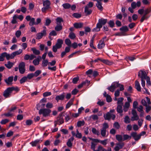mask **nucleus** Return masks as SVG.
Returning a JSON list of instances; mask_svg holds the SVG:
<instances>
[{"label":"nucleus","instance_id":"nucleus-54","mask_svg":"<svg viewBox=\"0 0 151 151\" xmlns=\"http://www.w3.org/2000/svg\"><path fill=\"white\" fill-rule=\"evenodd\" d=\"M126 35V34L125 33H124V32H118L116 33H115L114 34V35L116 36H125Z\"/></svg>","mask_w":151,"mask_h":151},{"label":"nucleus","instance_id":"nucleus-14","mask_svg":"<svg viewBox=\"0 0 151 151\" xmlns=\"http://www.w3.org/2000/svg\"><path fill=\"white\" fill-rule=\"evenodd\" d=\"M63 114L62 113L60 114L58 116L56 120L59 123L58 125H60L63 124L64 122V119L62 116Z\"/></svg>","mask_w":151,"mask_h":151},{"label":"nucleus","instance_id":"nucleus-28","mask_svg":"<svg viewBox=\"0 0 151 151\" xmlns=\"http://www.w3.org/2000/svg\"><path fill=\"white\" fill-rule=\"evenodd\" d=\"M96 6L99 10L101 11H102L103 10V7L102 6L101 1H99L97 2V3L96 4Z\"/></svg>","mask_w":151,"mask_h":151},{"label":"nucleus","instance_id":"nucleus-16","mask_svg":"<svg viewBox=\"0 0 151 151\" xmlns=\"http://www.w3.org/2000/svg\"><path fill=\"white\" fill-rule=\"evenodd\" d=\"M131 135L135 141H138L140 139V136L139 134L137 135L136 132H132Z\"/></svg>","mask_w":151,"mask_h":151},{"label":"nucleus","instance_id":"nucleus-59","mask_svg":"<svg viewBox=\"0 0 151 151\" xmlns=\"http://www.w3.org/2000/svg\"><path fill=\"white\" fill-rule=\"evenodd\" d=\"M65 43L68 46H70L71 44V42L69 39H66L65 41Z\"/></svg>","mask_w":151,"mask_h":151},{"label":"nucleus","instance_id":"nucleus-10","mask_svg":"<svg viewBox=\"0 0 151 151\" xmlns=\"http://www.w3.org/2000/svg\"><path fill=\"white\" fill-rule=\"evenodd\" d=\"M6 58L7 60H9V54L6 52H4L2 53L0 55V61H3L4 60V57Z\"/></svg>","mask_w":151,"mask_h":151},{"label":"nucleus","instance_id":"nucleus-26","mask_svg":"<svg viewBox=\"0 0 151 151\" xmlns=\"http://www.w3.org/2000/svg\"><path fill=\"white\" fill-rule=\"evenodd\" d=\"M111 114L110 112H108L106 114L104 115V117L105 120H109L111 118Z\"/></svg>","mask_w":151,"mask_h":151},{"label":"nucleus","instance_id":"nucleus-24","mask_svg":"<svg viewBox=\"0 0 151 151\" xmlns=\"http://www.w3.org/2000/svg\"><path fill=\"white\" fill-rule=\"evenodd\" d=\"M39 57L40 58H37L36 59H35L32 62L34 65H37L39 64L40 60L41 59V57L40 56Z\"/></svg>","mask_w":151,"mask_h":151},{"label":"nucleus","instance_id":"nucleus-56","mask_svg":"<svg viewBox=\"0 0 151 151\" xmlns=\"http://www.w3.org/2000/svg\"><path fill=\"white\" fill-rule=\"evenodd\" d=\"M34 76V74L33 73H31L27 75V76H26L27 79L28 78L29 79H31Z\"/></svg>","mask_w":151,"mask_h":151},{"label":"nucleus","instance_id":"nucleus-52","mask_svg":"<svg viewBox=\"0 0 151 151\" xmlns=\"http://www.w3.org/2000/svg\"><path fill=\"white\" fill-rule=\"evenodd\" d=\"M69 37L70 39H73L75 38L76 36L74 33L72 32L69 33Z\"/></svg>","mask_w":151,"mask_h":151},{"label":"nucleus","instance_id":"nucleus-32","mask_svg":"<svg viewBox=\"0 0 151 151\" xmlns=\"http://www.w3.org/2000/svg\"><path fill=\"white\" fill-rule=\"evenodd\" d=\"M123 105H118L116 111L118 113L121 114L123 112L122 106Z\"/></svg>","mask_w":151,"mask_h":151},{"label":"nucleus","instance_id":"nucleus-39","mask_svg":"<svg viewBox=\"0 0 151 151\" xmlns=\"http://www.w3.org/2000/svg\"><path fill=\"white\" fill-rule=\"evenodd\" d=\"M90 81H88V80H86L85 81L83 82L82 83L79 85L78 86V88H82L83 85H85L86 83H89Z\"/></svg>","mask_w":151,"mask_h":151},{"label":"nucleus","instance_id":"nucleus-64","mask_svg":"<svg viewBox=\"0 0 151 151\" xmlns=\"http://www.w3.org/2000/svg\"><path fill=\"white\" fill-rule=\"evenodd\" d=\"M93 3L91 2H90L85 6L88 8H90L93 7Z\"/></svg>","mask_w":151,"mask_h":151},{"label":"nucleus","instance_id":"nucleus-31","mask_svg":"<svg viewBox=\"0 0 151 151\" xmlns=\"http://www.w3.org/2000/svg\"><path fill=\"white\" fill-rule=\"evenodd\" d=\"M120 31H121L122 32L125 33L128 31L129 29L127 26H123L119 29Z\"/></svg>","mask_w":151,"mask_h":151},{"label":"nucleus","instance_id":"nucleus-36","mask_svg":"<svg viewBox=\"0 0 151 151\" xmlns=\"http://www.w3.org/2000/svg\"><path fill=\"white\" fill-rule=\"evenodd\" d=\"M48 63L49 62L47 60H43L42 63V66L43 67H46L47 65H48Z\"/></svg>","mask_w":151,"mask_h":151},{"label":"nucleus","instance_id":"nucleus-33","mask_svg":"<svg viewBox=\"0 0 151 151\" xmlns=\"http://www.w3.org/2000/svg\"><path fill=\"white\" fill-rule=\"evenodd\" d=\"M116 138L117 140L119 142L123 141V138L121 135L117 134L116 136Z\"/></svg>","mask_w":151,"mask_h":151},{"label":"nucleus","instance_id":"nucleus-58","mask_svg":"<svg viewBox=\"0 0 151 151\" xmlns=\"http://www.w3.org/2000/svg\"><path fill=\"white\" fill-rule=\"evenodd\" d=\"M110 27L111 28L114 27V22L112 20H110L108 23Z\"/></svg>","mask_w":151,"mask_h":151},{"label":"nucleus","instance_id":"nucleus-37","mask_svg":"<svg viewBox=\"0 0 151 151\" xmlns=\"http://www.w3.org/2000/svg\"><path fill=\"white\" fill-rule=\"evenodd\" d=\"M17 16L15 14L12 17V19L11 21V23L13 24L16 23L17 22Z\"/></svg>","mask_w":151,"mask_h":151},{"label":"nucleus","instance_id":"nucleus-43","mask_svg":"<svg viewBox=\"0 0 151 151\" xmlns=\"http://www.w3.org/2000/svg\"><path fill=\"white\" fill-rule=\"evenodd\" d=\"M84 124L85 122L84 120L78 121L77 123V126L78 127H80L84 125Z\"/></svg>","mask_w":151,"mask_h":151},{"label":"nucleus","instance_id":"nucleus-51","mask_svg":"<svg viewBox=\"0 0 151 151\" xmlns=\"http://www.w3.org/2000/svg\"><path fill=\"white\" fill-rule=\"evenodd\" d=\"M95 142H91V148L93 150L95 149L96 146L97 145V144Z\"/></svg>","mask_w":151,"mask_h":151},{"label":"nucleus","instance_id":"nucleus-17","mask_svg":"<svg viewBox=\"0 0 151 151\" xmlns=\"http://www.w3.org/2000/svg\"><path fill=\"white\" fill-rule=\"evenodd\" d=\"M92 11L90 8L85 6L84 12L86 16L90 15L92 13Z\"/></svg>","mask_w":151,"mask_h":151},{"label":"nucleus","instance_id":"nucleus-25","mask_svg":"<svg viewBox=\"0 0 151 151\" xmlns=\"http://www.w3.org/2000/svg\"><path fill=\"white\" fill-rule=\"evenodd\" d=\"M14 63L10 61H8L7 63L4 64L5 66L9 69H11Z\"/></svg>","mask_w":151,"mask_h":151},{"label":"nucleus","instance_id":"nucleus-6","mask_svg":"<svg viewBox=\"0 0 151 151\" xmlns=\"http://www.w3.org/2000/svg\"><path fill=\"white\" fill-rule=\"evenodd\" d=\"M25 64L24 62H21L18 66L19 70V73L21 74H24L25 71Z\"/></svg>","mask_w":151,"mask_h":151},{"label":"nucleus","instance_id":"nucleus-48","mask_svg":"<svg viewBox=\"0 0 151 151\" xmlns=\"http://www.w3.org/2000/svg\"><path fill=\"white\" fill-rule=\"evenodd\" d=\"M27 80V78L26 76H24L20 80V83L21 84H22L25 82Z\"/></svg>","mask_w":151,"mask_h":151},{"label":"nucleus","instance_id":"nucleus-62","mask_svg":"<svg viewBox=\"0 0 151 151\" xmlns=\"http://www.w3.org/2000/svg\"><path fill=\"white\" fill-rule=\"evenodd\" d=\"M41 73V71L40 70H36L34 73V76L37 77Z\"/></svg>","mask_w":151,"mask_h":151},{"label":"nucleus","instance_id":"nucleus-38","mask_svg":"<svg viewBox=\"0 0 151 151\" xmlns=\"http://www.w3.org/2000/svg\"><path fill=\"white\" fill-rule=\"evenodd\" d=\"M62 29V25L61 24H57V26L55 27V29L57 31H59Z\"/></svg>","mask_w":151,"mask_h":151},{"label":"nucleus","instance_id":"nucleus-20","mask_svg":"<svg viewBox=\"0 0 151 151\" xmlns=\"http://www.w3.org/2000/svg\"><path fill=\"white\" fill-rule=\"evenodd\" d=\"M135 87L137 91H141V88L140 86V83L139 81L136 80L135 82Z\"/></svg>","mask_w":151,"mask_h":151},{"label":"nucleus","instance_id":"nucleus-57","mask_svg":"<svg viewBox=\"0 0 151 151\" xmlns=\"http://www.w3.org/2000/svg\"><path fill=\"white\" fill-rule=\"evenodd\" d=\"M114 127L116 129H119L120 127V125L118 122H115L113 125Z\"/></svg>","mask_w":151,"mask_h":151},{"label":"nucleus","instance_id":"nucleus-19","mask_svg":"<svg viewBox=\"0 0 151 151\" xmlns=\"http://www.w3.org/2000/svg\"><path fill=\"white\" fill-rule=\"evenodd\" d=\"M65 97V93H63V94L60 95H58L55 97V99L58 101L59 100H63L64 99Z\"/></svg>","mask_w":151,"mask_h":151},{"label":"nucleus","instance_id":"nucleus-7","mask_svg":"<svg viewBox=\"0 0 151 151\" xmlns=\"http://www.w3.org/2000/svg\"><path fill=\"white\" fill-rule=\"evenodd\" d=\"M22 52V50L21 49L12 53L11 54H9V57L10 59H13L16 55L20 54Z\"/></svg>","mask_w":151,"mask_h":151},{"label":"nucleus","instance_id":"nucleus-27","mask_svg":"<svg viewBox=\"0 0 151 151\" xmlns=\"http://www.w3.org/2000/svg\"><path fill=\"white\" fill-rule=\"evenodd\" d=\"M31 50L32 51L33 53L36 55H39L40 54V51L36 49L35 47L31 48Z\"/></svg>","mask_w":151,"mask_h":151},{"label":"nucleus","instance_id":"nucleus-13","mask_svg":"<svg viewBox=\"0 0 151 151\" xmlns=\"http://www.w3.org/2000/svg\"><path fill=\"white\" fill-rule=\"evenodd\" d=\"M46 32L45 30H43L41 32H39L36 35V39L39 40L41 39L43 36H45Z\"/></svg>","mask_w":151,"mask_h":151},{"label":"nucleus","instance_id":"nucleus-5","mask_svg":"<svg viewBox=\"0 0 151 151\" xmlns=\"http://www.w3.org/2000/svg\"><path fill=\"white\" fill-rule=\"evenodd\" d=\"M51 112V110L47 109H41L39 112L40 114H42L44 117L48 116Z\"/></svg>","mask_w":151,"mask_h":151},{"label":"nucleus","instance_id":"nucleus-30","mask_svg":"<svg viewBox=\"0 0 151 151\" xmlns=\"http://www.w3.org/2000/svg\"><path fill=\"white\" fill-rule=\"evenodd\" d=\"M42 141L39 139L36 140L34 141H32L30 143L32 146H36L39 143H40Z\"/></svg>","mask_w":151,"mask_h":151},{"label":"nucleus","instance_id":"nucleus-9","mask_svg":"<svg viewBox=\"0 0 151 151\" xmlns=\"http://www.w3.org/2000/svg\"><path fill=\"white\" fill-rule=\"evenodd\" d=\"M132 113L133 115V116L131 118L132 121L137 120L139 119V117L135 110L133 109L132 111Z\"/></svg>","mask_w":151,"mask_h":151},{"label":"nucleus","instance_id":"nucleus-49","mask_svg":"<svg viewBox=\"0 0 151 151\" xmlns=\"http://www.w3.org/2000/svg\"><path fill=\"white\" fill-rule=\"evenodd\" d=\"M107 139H105L104 140H100L99 139V142H100L102 144L106 145L107 144Z\"/></svg>","mask_w":151,"mask_h":151},{"label":"nucleus","instance_id":"nucleus-15","mask_svg":"<svg viewBox=\"0 0 151 151\" xmlns=\"http://www.w3.org/2000/svg\"><path fill=\"white\" fill-rule=\"evenodd\" d=\"M13 78V76H10L7 79H5L4 81L8 86L12 85V84Z\"/></svg>","mask_w":151,"mask_h":151},{"label":"nucleus","instance_id":"nucleus-44","mask_svg":"<svg viewBox=\"0 0 151 151\" xmlns=\"http://www.w3.org/2000/svg\"><path fill=\"white\" fill-rule=\"evenodd\" d=\"M146 80L147 86H149L151 85V82L150 81V78L149 77L147 76L145 79Z\"/></svg>","mask_w":151,"mask_h":151},{"label":"nucleus","instance_id":"nucleus-18","mask_svg":"<svg viewBox=\"0 0 151 151\" xmlns=\"http://www.w3.org/2000/svg\"><path fill=\"white\" fill-rule=\"evenodd\" d=\"M74 139V138L73 137H71L70 139H69L68 142H67L66 145L68 147H72V142Z\"/></svg>","mask_w":151,"mask_h":151},{"label":"nucleus","instance_id":"nucleus-53","mask_svg":"<svg viewBox=\"0 0 151 151\" xmlns=\"http://www.w3.org/2000/svg\"><path fill=\"white\" fill-rule=\"evenodd\" d=\"M72 16L74 17L78 18L81 17V14L78 13H74L72 14Z\"/></svg>","mask_w":151,"mask_h":151},{"label":"nucleus","instance_id":"nucleus-47","mask_svg":"<svg viewBox=\"0 0 151 151\" xmlns=\"http://www.w3.org/2000/svg\"><path fill=\"white\" fill-rule=\"evenodd\" d=\"M124 122L126 124L129 123L131 121L130 119L128 116H125L124 118Z\"/></svg>","mask_w":151,"mask_h":151},{"label":"nucleus","instance_id":"nucleus-1","mask_svg":"<svg viewBox=\"0 0 151 151\" xmlns=\"http://www.w3.org/2000/svg\"><path fill=\"white\" fill-rule=\"evenodd\" d=\"M107 19L103 18L99 19L98 22L96 24V27L92 29L93 32H99L100 30V29L102 27L103 25H105L107 22Z\"/></svg>","mask_w":151,"mask_h":151},{"label":"nucleus","instance_id":"nucleus-3","mask_svg":"<svg viewBox=\"0 0 151 151\" xmlns=\"http://www.w3.org/2000/svg\"><path fill=\"white\" fill-rule=\"evenodd\" d=\"M51 4L50 1L49 0H46L43 2V6L44 7L42 9V12H45L46 10L50 8V5Z\"/></svg>","mask_w":151,"mask_h":151},{"label":"nucleus","instance_id":"nucleus-60","mask_svg":"<svg viewBox=\"0 0 151 151\" xmlns=\"http://www.w3.org/2000/svg\"><path fill=\"white\" fill-rule=\"evenodd\" d=\"M25 123L27 125L30 126L32 124L33 122L31 120H27L26 121Z\"/></svg>","mask_w":151,"mask_h":151},{"label":"nucleus","instance_id":"nucleus-50","mask_svg":"<svg viewBox=\"0 0 151 151\" xmlns=\"http://www.w3.org/2000/svg\"><path fill=\"white\" fill-rule=\"evenodd\" d=\"M34 24L35 25V19L34 18H32L30 20V22L29 23L30 26H32Z\"/></svg>","mask_w":151,"mask_h":151},{"label":"nucleus","instance_id":"nucleus-41","mask_svg":"<svg viewBox=\"0 0 151 151\" xmlns=\"http://www.w3.org/2000/svg\"><path fill=\"white\" fill-rule=\"evenodd\" d=\"M131 138V136L127 134H124L123 136V141L127 139H130Z\"/></svg>","mask_w":151,"mask_h":151},{"label":"nucleus","instance_id":"nucleus-45","mask_svg":"<svg viewBox=\"0 0 151 151\" xmlns=\"http://www.w3.org/2000/svg\"><path fill=\"white\" fill-rule=\"evenodd\" d=\"M111 85L114 89L116 88L119 87L120 86V84L118 82H114Z\"/></svg>","mask_w":151,"mask_h":151},{"label":"nucleus","instance_id":"nucleus-8","mask_svg":"<svg viewBox=\"0 0 151 151\" xmlns=\"http://www.w3.org/2000/svg\"><path fill=\"white\" fill-rule=\"evenodd\" d=\"M12 92L10 87L8 88L3 92V96L5 98H8Z\"/></svg>","mask_w":151,"mask_h":151},{"label":"nucleus","instance_id":"nucleus-46","mask_svg":"<svg viewBox=\"0 0 151 151\" xmlns=\"http://www.w3.org/2000/svg\"><path fill=\"white\" fill-rule=\"evenodd\" d=\"M92 132L94 134H96L97 135H99L100 134L99 132L95 128H92Z\"/></svg>","mask_w":151,"mask_h":151},{"label":"nucleus","instance_id":"nucleus-21","mask_svg":"<svg viewBox=\"0 0 151 151\" xmlns=\"http://www.w3.org/2000/svg\"><path fill=\"white\" fill-rule=\"evenodd\" d=\"M104 41L103 40H101L100 41L98 45V48L99 49H101L103 48L105 44L104 42Z\"/></svg>","mask_w":151,"mask_h":151},{"label":"nucleus","instance_id":"nucleus-4","mask_svg":"<svg viewBox=\"0 0 151 151\" xmlns=\"http://www.w3.org/2000/svg\"><path fill=\"white\" fill-rule=\"evenodd\" d=\"M109 127V126L106 123H104L103 124V127L101 129V134L103 137H105L106 134V129Z\"/></svg>","mask_w":151,"mask_h":151},{"label":"nucleus","instance_id":"nucleus-55","mask_svg":"<svg viewBox=\"0 0 151 151\" xmlns=\"http://www.w3.org/2000/svg\"><path fill=\"white\" fill-rule=\"evenodd\" d=\"M145 13L144 15L146 16L147 14L151 12V7L148 8L146 9L145 11Z\"/></svg>","mask_w":151,"mask_h":151},{"label":"nucleus","instance_id":"nucleus-61","mask_svg":"<svg viewBox=\"0 0 151 151\" xmlns=\"http://www.w3.org/2000/svg\"><path fill=\"white\" fill-rule=\"evenodd\" d=\"M21 10L22 12L24 14L26 13L27 9L25 6H22L21 8Z\"/></svg>","mask_w":151,"mask_h":151},{"label":"nucleus","instance_id":"nucleus-11","mask_svg":"<svg viewBox=\"0 0 151 151\" xmlns=\"http://www.w3.org/2000/svg\"><path fill=\"white\" fill-rule=\"evenodd\" d=\"M138 76L141 79H145L147 76L146 72L142 70H140L139 71Z\"/></svg>","mask_w":151,"mask_h":151},{"label":"nucleus","instance_id":"nucleus-35","mask_svg":"<svg viewBox=\"0 0 151 151\" xmlns=\"http://www.w3.org/2000/svg\"><path fill=\"white\" fill-rule=\"evenodd\" d=\"M101 62L106 64L108 65H111L113 63L111 61H109L107 60L102 59Z\"/></svg>","mask_w":151,"mask_h":151},{"label":"nucleus","instance_id":"nucleus-40","mask_svg":"<svg viewBox=\"0 0 151 151\" xmlns=\"http://www.w3.org/2000/svg\"><path fill=\"white\" fill-rule=\"evenodd\" d=\"M124 100V98L122 97L119 98L118 100L117 104L118 105H123V101Z\"/></svg>","mask_w":151,"mask_h":151},{"label":"nucleus","instance_id":"nucleus-2","mask_svg":"<svg viewBox=\"0 0 151 151\" xmlns=\"http://www.w3.org/2000/svg\"><path fill=\"white\" fill-rule=\"evenodd\" d=\"M63 43V41L61 39H58L57 40V42L55 45L53 46L52 50L56 52L57 51L58 49L62 47Z\"/></svg>","mask_w":151,"mask_h":151},{"label":"nucleus","instance_id":"nucleus-23","mask_svg":"<svg viewBox=\"0 0 151 151\" xmlns=\"http://www.w3.org/2000/svg\"><path fill=\"white\" fill-rule=\"evenodd\" d=\"M83 25V24L82 23H76L73 24V26L76 29L81 28L82 27Z\"/></svg>","mask_w":151,"mask_h":151},{"label":"nucleus","instance_id":"nucleus-29","mask_svg":"<svg viewBox=\"0 0 151 151\" xmlns=\"http://www.w3.org/2000/svg\"><path fill=\"white\" fill-rule=\"evenodd\" d=\"M73 101L74 99H71L67 104L66 106V108H69L72 105H73Z\"/></svg>","mask_w":151,"mask_h":151},{"label":"nucleus","instance_id":"nucleus-12","mask_svg":"<svg viewBox=\"0 0 151 151\" xmlns=\"http://www.w3.org/2000/svg\"><path fill=\"white\" fill-rule=\"evenodd\" d=\"M124 142H119L116 144V146L114 148L115 151H119V150L122 149L124 147Z\"/></svg>","mask_w":151,"mask_h":151},{"label":"nucleus","instance_id":"nucleus-22","mask_svg":"<svg viewBox=\"0 0 151 151\" xmlns=\"http://www.w3.org/2000/svg\"><path fill=\"white\" fill-rule=\"evenodd\" d=\"M144 79H141V84L142 86L143 87L144 89H145V93H146L147 94H150V93L145 88V81L144 80Z\"/></svg>","mask_w":151,"mask_h":151},{"label":"nucleus","instance_id":"nucleus-63","mask_svg":"<svg viewBox=\"0 0 151 151\" xmlns=\"http://www.w3.org/2000/svg\"><path fill=\"white\" fill-rule=\"evenodd\" d=\"M21 32L20 30H18L16 31L15 33V35L17 38H19L21 35Z\"/></svg>","mask_w":151,"mask_h":151},{"label":"nucleus","instance_id":"nucleus-42","mask_svg":"<svg viewBox=\"0 0 151 151\" xmlns=\"http://www.w3.org/2000/svg\"><path fill=\"white\" fill-rule=\"evenodd\" d=\"M62 6L65 9H68L71 7V5L68 3H66L63 4Z\"/></svg>","mask_w":151,"mask_h":151},{"label":"nucleus","instance_id":"nucleus-34","mask_svg":"<svg viewBox=\"0 0 151 151\" xmlns=\"http://www.w3.org/2000/svg\"><path fill=\"white\" fill-rule=\"evenodd\" d=\"M56 24H58L62 25L61 22H63L62 18L60 17H58L56 19Z\"/></svg>","mask_w":151,"mask_h":151}]
</instances>
